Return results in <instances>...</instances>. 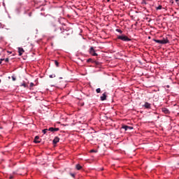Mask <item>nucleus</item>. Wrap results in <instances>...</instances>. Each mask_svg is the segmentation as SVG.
I'll return each mask as SVG.
<instances>
[{"instance_id":"f257e3e1","label":"nucleus","mask_w":179,"mask_h":179,"mask_svg":"<svg viewBox=\"0 0 179 179\" xmlns=\"http://www.w3.org/2000/svg\"><path fill=\"white\" fill-rule=\"evenodd\" d=\"M54 31H57V33H61V37L62 38H66V36H68V31H66L65 29H62V27H55Z\"/></svg>"},{"instance_id":"f03ea898","label":"nucleus","mask_w":179,"mask_h":179,"mask_svg":"<svg viewBox=\"0 0 179 179\" xmlns=\"http://www.w3.org/2000/svg\"><path fill=\"white\" fill-rule=\"evenodd\" d=\"M118 40H122V41H131V38L125 35H121L117 36Z\"/></svg>"},{"instance_id":"7ed1b4c3","label":"nucleus","mask_w":179,"mask_h":179,"mask_svg":"<svg viewBox=\"0 0 179 179\" xmlns=\"http://www.w3.org/2000/svg\"><path fill=\"white\" fill-rule=\"evenodd\" d=\"M90 54L91 55H92L93 57H97V53H96V50H94V48H93V47H91L90 48Z\"/></svg>"},{"instance_id":"20e7f679","label":"nucleus","mask_w":179,"mask_h":179,"mask_svg":"<svg viewBox=\"0 0 179 179\" xmlns=\"http://www.w3.org/2000/svg\"><path fill=\"white\" fill-rule=\"evenodd\" d=\"M48 131H50V132H57L58 131H59V128H57V127H50L48 129Z\"/></svg>"},{"instance_id":"39448f33","label":"nucleus","mask_w":179,"mask_h":179,"mask_svg":"<svg viewBox=\"0 0 179 179\" xmlns=\"http://www.w3.org/2000/svg\"><path fill=\"white\" fill-rule=\"evenodd\" d=\"M122 129L125 130V131H128V129H134V127H129V126H127V125H122Z\"/></svg>"},{"instance_id":"423d86ee","label":"nucleus","mask_w":179,"mask_h":179,"mask_svg":"<svg viewBox=\"0 0 179 179\" xmlns=\"http://www.w3.org/2000/svg\"><path fill=\"white\" fill-rule=\"evenodd\" d=\"M18 52H19V55L20 57L23 55V52H24V50H23V48H18Z\"/></svg>"},{"instance_id":"0eeeda50","label":"nucleus","mask_w":179,"mask_h":179,"mask_svg":"<svg viewBox=\"0 0 179 179\" xmlns=\"http://www.w3.org/2000/svg\"><path fill=\"white\" fill-rule=\"evenodd\" d=\"M162 113H164V114H170V110L167 109V108H162Z\"/></svg>"},{"instance_id":"6e6552de","label":"nucleus","mask_w":179,"mask_h":179,"mask_svg":"<svg viewBox=\"0 0 179 179\" xmlns=\"http://www.w3.org/2000/svg\"><path fill=\"white\" fill-rule=\"evenodd\" d=\"M38 139H40V137L38 136H36L34 140V143H40L41 141H38Z\"/></svg>"},{"instance_id":"1a4fd4ad","label":"nucleus","mask_w":179,"mask_h":179,"mask_svg":"<svg viewBox=\"0 0 179 179\" xmlns=\"http://www.w3.org/2000/svg\"><path fill=\"white\" fill-rule=\"evenodd\" d=\"M58 142H59V138L58 136L55 137V138L53 140L54 145H57V143H58Z\"/></svg>"},{"instance_id":"9d476101","label":"nucleus","mask_w":179,"mask_h":179,"mask_svg":"<svg viewBox=\"0 0 179 179\" xmlns=\"http://www.w3.org/2000/svg\"><path fill=\"white\" fill-rule=\"evenodd\" d=\"M107 99V95H106V92H104L101 96V101H104Z\"/></svg>"},{"instance_id":"9b49d317","label":"nucleus","mask_w":179,"mask_h":179,"mask_svg":"<svg viewBox=\"0 0 179 179\" xmlns=\"http://www.w3.org/2000/svg\"><path fill=\"white\" fill-rule=\"evenodd\" d=\"M162 44H168V43H169V39H167V38H163L162 40H161Z\"/></svg>"},{"instance_id":"f8f14e48","label":"nucleus","mask_w":179,"mask_h":179,"mask_svg":"<svg viewBox=\"0 0 179 179\" xmlns=\"http://www.w3.org/2000/svg\"><path fill=\"white\" fill-rule=\"evenodd\" d=\"M145 108H150V103L145 102L144 104Z\"/></svg>"},{"instance_id":"ddd939ff","label":"nucleus","mask_w":179,"mask_h":179,"mask_svg":"<svg viewBox=\"0 0 179 179\" xmlns=\"http://www.w3.org/2000/svg\"><path fill=\"white\" fill-rule=\"evenodd\" d=\"M154 41L158 44H162V40L154 39Z\"/></svg>"},{"instance_id":"4468645a","label":"nucleus","mask_w":179,"mask_h":179,"mask_svg":"<svg viewBox=\"0 0 179 179\" xmlns=\"http://www.w3.org/2000/svg\"><path fill=\"white\" fill-rule=\"evenodd\" d=\"M20 86H23V87H28L29 85H27V84H26V83L23 82V83L21 84Z\"/></svg>"},{"instance_id":"2eb2a0df","label":"nucleus","mask_w":179,"mask_h":179,"mask_svg":"<svg viewBox=\"0 0 179 179\" xmlns=\"http://www.w3.org/2000/svg\"><path fill=\"white\" fill-rule=\"evenodd\" d=\"M76 167L78 170H80L82 169V166H80V164H77Z\"/></svg>"},{"instance_id":"dca6fc26","label":"nucleus","mask_w":179,"mask_h":179,"mask_svg":"<svg viewBox=\"0 0 179 179\" xmlns=\"http://www.w3.org/2000/svg\"><path fill=\"white\" fill-rule=\"evenodd\" d=\"M116 31H117V33H120V34H122V31L120 29H116Z\"/></svg>"},{"instance_id":"f3484780","label":"nucleus","mask_w":179,"mask_h":179,"mask_svg":"<svg viewBox=\"0 0 179 179\" xmlns=\"http://www.w3.org/2000/svg\"><path fill=\"white\" fill-rule=\"evenodd\" d=\"M48 131V129H43V130H42V132L44 134H47V131Z\"/></svg>"},{"instance_id":"a211bd4d","label":"nucleus","mask_w":179,"mask_h":179,"mask_svg":"<svg viewBox=\"0 0 179 179\" xmlns=\"http://www.w3.org/2000/svg\"><path fill=\"white\" fill-rule=\"evenodd\" d=\"M55 64L56 66H59V63L58 62V61L55 60Z\"/></svg>"},{"instance_id":"6ab92c4d","label":"nucleus","mask_w":179,"mask_h":179,"mask_svg":"<svg viewBox=\"0 0 179 179\" xmlns=\"http://www.w3.org/2000/svg\"><path fill=\"white\" fill-rule=\"evenodd\" d=\"M163 8L162 6H159L158 7L156 8L157 10H160Z\"/></svg>"},{"instance_id":"aec40b11","label":"nucleus","mask_w":179,"mask_h":179,"mask_svg":"<svg viewBox=\"0 0 179 179\" xmlns=\"http://www.w3.org/2000/svg\"><path fill=\"white\" fill-rule=\"evenodd\" d=\"M96 93H100L101 92V90L100 88H98L96 90Z\"/></svg>"},{"instance_id":"412c9836","label":"nucleus","mask_w":179,"mask_h":179,"mask_svg":"<svg viewBox=\"0 0 179 179\" xmlns=\"http://www.w3.org/2000/svg\"><path fill=\"white\" fill-rule=\"evenodd\" d=\"M90 152H91V153H96L97 151H96V150H90Z\"/></svg>"},{"instance_id":"4be33fe9","label":"nucleus","mask_w":179,"mask_h":179,"mask_svg":"<svg viewBox=\"0 0 179 179\" xmlns=\"http://www.w3.org/2000/svg\"><path fill=\"white\" fill-rule=\"evenodd\" d=\"M5 62H9V58H6L4 59Z\"/></svg>"},{"instance_id":"5701e85b","label":"nucleus","mask_w":179,"mask_h":179,"mask_svg":"<svg viewBox=\"0 0 179 179\" xmlns=\"http://www.w3.org/2000/svg\"><path fill=\"white\" fill-rule=\"evenodd\" d=\"M50 78H55V74H52L50 76Z\"/></svg>"},{"instance_id":"b1692460","label":"nucleus","mask_w":179,"mask_h":179,"mask_svg":"<svg viewBox=\"0 0 179 179\" xmlns=\"http://www.w3.org/2000/svg\"><path fill=\"white\" fill-rule=\"evenodd\" d=\"M33 86H34V83H30V87H33Z\"/></svg>"},{"instance_id":"393cba45","label":"nucleus","mask_w":179,"mask_h":179,"mask_svg":"<svg viewBox=\"0 0 179 179\" xmlns=\"http://www.w3.org/2000/svg\"><path fill=\"white\" fill-rule=\"evenodd\" d=\"M87 62H92V59H88L87 60Z\"/></svg>"},{"instance_id":"a878e982","label":"nucleus","mask_w":179,"mask_h":179,"mask_svg":"<svg viewBox=\"0 0 179 179\" xmlns=\"http://www.w3.org/2000/svg\"><path fill=\"white\" fill-rule=\"evenodd\" d=\"M12 79L13 81L16 80V78H15L14 76H12Z\"/></svg>"},{"instance_id":"bb28decb","label":"nucleus","mask_w":179,"mask_h":179,"mask_svg":"<svg viewBox=\"0 0 179 179\" xmlns=\"http://www.w3.org/2000/svg\"><path fill=\"white\" fill-rule=\"evenodd\" d=\"M70 175L71 176V177H75V173H70Z\"/></svg>"},{"instance_id":"cd10ccee","label":"nucleus","mask_w":179,"mask_h":179,"mask_svg":"<svg viewBox=\"0 0 179 179\" xmlns=\"http://www.w3.org/2000/svg\"><path fill=\"white\" fill-rule=\"evenodd\" d=\"M9 179H13V176H10Z\"/></svg>"},{"instance_id":"c85d7f7f","label":"nucleus","mask_w":179,"mask_h":179,"mask_svg":"<svg viewBox=\"0 0 179 179\" xmlns=\"http://www.w3.org/2000/svg\"><path fill=\"white\" fill-rule=\"evenodd\" d=\"M0 61L2 62V61H5V59H1Z\"/></svg>"},{"instance_id":"c756f323","label":"nucleus","mask_w":179,"mask_h":179,"mask_svg":"<svg viewBox=\"0 0 179 179\" xmlns=\"http://www.w3.org/2000/svg\"><path fill=\"white\" fill-rule=\"evenodd\" d=\"M1 64H2V62L0 60V65H1Z\"/></svg>"},{"instance_id":"7c9ffc66","label":"nucleus","mask_w":179,"mask_h":179,"mask_svg":"<svg viewBox=\"0 0 179 179\" xmlns=\"http://www.w3.org/2000/svg\"><path fill=\"white\" fill-rule=\"evenodd\" d=\"M176 1V2H178V0H175Z\"/></svg>"},{"instance_id":"2f4dec72","label":"nucleus","mask_w":179,"mask_h":179,"mask_svg":"<svg viewBox=\"0 0 179 179\" xmlns=\"http://www.w3.org/2000/svg\"><path fill=\"white\" fill-rule=\"evenodd\" d=\"M107 2H110V0H107Z\"/></svg>"},{"instance_id":"473e14b6","label":"nucleus","mask_w":179,"mask_h":179,"mask_svg":"<svg viewBox=\"0 0 179 179\" xmlns=\"http://www.w3.org/2000/svg\"><path fill=\"white\" fill-rule=\"evenodd\" d=\"M96 64H99V62H96Z\"/></svg>"},{"instance_id":"72a5a7b5","label":"nucleus","mask_w":179,"mask_h":179,"mask_svg":"<svg viewBox=\"0 0 179 179\" xmlns=\"http://www.w3.org/2000/svg\"><path fill=\"white\" fill-rule=\"evenodd\" d=\"M0 83H1V80H0Z\"/></svg>"}]
</instances>
